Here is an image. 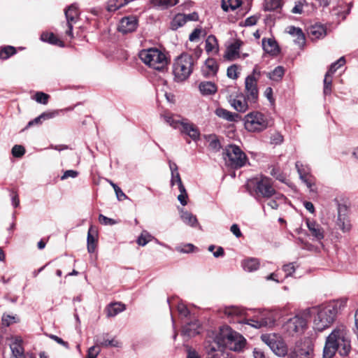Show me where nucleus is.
I'll return each instance as SVG.
<instances>
[{
    "label": "nucleus",
    "mask_w": 358,
    "mask_h": 358,
    "mask_svg": "<svg viewBox=\"0 0 358 358\" xmlns=\"http://www.w3.org/2000/svg\"><path fill=\"white\" fill-rule=\"evenodd\" d=\"M351 350V341L349 330L343 324L336 326L327 337L324 358H332L336 352L341 356H348Z\"/></svg>",
    "instance_id": "f257e3e1"
},
{
    "label": "nucleus",
    "mask_w": 358,
    "mask_h": 358,
    "mask_svg": "<svg viewBox=\"0 0 358 358\" xmlns=\"http://www.w3.org/2000/svg\"><path fill=\"white\" fill-rule=\"evenodd\" d=\"M346 303L347 300L341 299L320 307L314 318V329L322 331L329 328L335 321L338 312L345 307Z\"/></svg>",
    "instance_id": "f03ea898"
},
{
    "label": "nucleus",
    "mask_w": 358,
    "mask_h": 358,
    "mask_svg": "<svg viewBox=\"0 0 358 358\" xmlns=\"http://www.w3.org/2000/svg\"><path fill=\"white\" fill-rule=\"evenodd\" d=\"M248 186H252L257 197L266 199L275 196V199H282L284 196L278 193L273 186L272 180L266 176H260L250 180Z\"/></svg>",
    "instance_id": "7ed1b4c3"
},
{
    "label": "nucleus",
    "mask_w": 358,
    "mask_h": 358,
    "mask_svg": "<svg viewBox=\"0 0 358 358\" xmlns=\"http://www.w3.org/2000/svg\"><path fill=\"white\" fill-rule=\"evenodd\" d=\"M194 65V59L192 55L182 53L178 57L173 66L175 80L182 82L188 78L192 73Z\"/></svg>",
    "instance_id": "20e7f679"
},
{
    "label": "nucleus",
    "mask_w": 358,
    "mask_h": 358,
    "mask_svg": "<svg viewBox=\"0 0 358 358\" xmlns=\"http://www.w3.org/2000/svg\"><path fill=\"white\" fill-rule=\"evenodd\" d=\"M139 57L145 64L157 71H164L167 69V57L157 48L143 50L139 53Z\"/></svg>",
    "instance_id": "39448f33"
},
{
    "label": "nucleus",
    "mask_w": 358,
    "mask_h": 358,
    "mask_svg": "<svg viewBox=\"0 0 358 358\" xmlns=\"http://www.w3.org/2000/svg\"><path fill=\"white\" fill-rule=\"evenodd\" d=\"M222 155L226 166L232 169L243 167L248 161L246 154L239 146L234 144L227 145L223 150Z\"/></svg>",
    "instance_id": "423d86ee"
},
{
    "label": "nucleus",
    "mask_w": 358,
    "mask_h": 358,
    "mask_svg": "<svg viewBox=\"0 0 358 358\" xmlns=\"http://www.w3.org/2000/svg\"><path fill=\"white\" fill-rule=\"evenodd\" d=\"M271 125V120L258 111L251 112L245 117V127L250 132H260Z\"/></svg>",
    "instance_id": "0eeeda50"
},
{
    "label": "nucleus",
    "mask_w": 358,
    "mask_h": 358,
    "mask_svg": "<svg viewBox=\"0 0 358 358\" xmlns=\"http://www.w3.org/2000/svg\"><path fill=\"white\" fill-rule=\"evenodd\" d=\"M334 201L337 206L338 210L336 225L343 232L349 231L351 224L348 217L349 208L346 202L343 199H339L338 198H335Z\"/></svg>",
    "instance_id": "6e6552de"
},
{
    "label": "nucleus",
    "mask_w": 358,
    "mask_h": 358,
    "mask_svg": "<svg viewBox=\"0 0 358 358\" xmlns=\"http://www.w3.org/2000/svg\"><path fill=\"white\" fill-rule=\"evenodd\" d=\"M262 340L278 356L284 357L287 354V346L282 338L275 334L262 336Z\"/></svg>",
    "instance_id": "1a4fd4ad"
},
{
    "label": "nucleus",
    "mask_w": 358,
    "mask_h": 358,
    "mask_svg": "<svg viewBox=\"0 0 358 358\" xmlns=\"http://www.w3.org/2000/svg\"><path fill=\"white\" fill-rule=\"evenodd\" d=\"M306 317L301 314L296 315L290 318L285 324V327L287 331L293 335L295 333L303 332L306 327Z\"/></svg>",
    "instance_id": "9d476101"
},
{
    "label": "nucleus",
    "mask_w": 358,
    "mask_h": 358,
    "mask_svg": "<svg viewBox=\"0 0 358 358\" xmlns=\"http://www.w3.org/2000/svg\"><path fill=\"white\" fill-rule=\"evenodd\" d=\"M245 92L250 103H257L259 97L257 82L253 76H248L245 80Z\"/></svg>",
    "instance_id": "9b49d317"
},
{
    "label": "nucleus",
    "mask_w": 358,
    "mask_h": 358,
    "mask_svg": "<svg viewBox=\"0 0 358 358\" xmlns=\"http://www.w3.org/2000/svg\"><path fill=\"white\" fill-rule=\"evenodd\" d=\"M66 15L68 29L66 31V35L73 37V24L79 19L80 12L76 4H71L64 10Z\"/></svg>",
    "instance_id": "f8f14e48"
},
{
    "label": "nucleus",
    "mask_w": 358,
    "mask_h": 358,
    "mask_svg": "<svg viewBox=\"0 0 358 358\" xmlns=\"http://www.w3.org/2000/svg\"><path fill=\"white\" fill-rule=\"evenodd\" d=\"M138 26V19L136 15L122 17L118 25V31L124 34L136 31Z\"/></svg>",
    "instance_id": "ddd939ff"
},
{
    "label": "nucleus",
    "mask_w": 358,
    "mask_h": 358,
    "mask_svg": "<svg viewBox=\"0 0 358 358\" xmlns=\"http://www.w3.org/2000/svg\"><path fill=\"white\" fill-rule=\"evenodd\" d=\"M245 344V339L244 337L233 330L223 346L229 348L234 351H239L244 348Z\"/></svg>",
    "instance_id": "4468645a"
},
{
    "label": "nucleus",
    "mask_w": 358,
    "mask_h": 358,
    "mask_svg": "<svg viewBox=\"0 0 358 358\" xmlns=\"http://www.w3.org/2000/svg\"><path fill=\"white\" fill-rule=\"evenodd\" d=\"M59 115V110L45 111L41 113L39 116L29 121L27 124L25 129H27L33 126H39L43 124L44 121L52 119Z\"/></svg>",
    "instance_id": "2eb2a0df"
},
{
    "label": "nucleus",
    "mask_w": 358,
    "mask_h": 358,
    "mask_svg": "<svg viewBox=\"0 0 358 358\" xmlns=\"http://www.w3.org/2000/svg\"><path fill=\"white\" fill-rule=\"evenodd\" d=\"M306 225L310 235L314 237L315 239L320 241L324 238V231L320 224L313 220L308 219L306 220Z\"/></svg>",
    "instance_id": "dca6fc26"
},
{
    "label": "nucleus",
    "mask_w": 358,
    "mask_h": 358,
    "mask_svg": "<svg viewBox=\"0 0 358 358\" xmlns=\"http://www.w3.org/2000/svg\"><path fill=\"white\" fill-rule=\"evenodd\" d=\"M22 344L23 341L21 337H15L13 342L10 345L12 352V358H26Z\"/></svg>",
    "instance_id": "f3484780"
},
{
    "label": "nucleus",
    "mask_w": 358,
    "mask_h": 358,
    "mask_svg": "<svg viewBox=\"0 0 358 358\" xmlns=\"http://www.w3.org/2000/svg\"><path fill=\"white\" fill-rule=\"evenodd\" d=\"M180 131L189 136L193 141H197L200 137L198 127L192 123L182 122Z\"/></svg>",
    "instance_id": "a211bd4d"
},
{
    "label": "nucleus",
    "mask_w": 358,
    "mask_h": 358,
    "mask_svg": "<svg viewBox=\"0 0 358 358\" xmlns=\"http://www.w3.org/2000/svg\"><path fill=\"white\" fill-rule=\"evenodd\" d=\"M262 47L265 52L273 55L276 56L280 52V48L277 42L273 38H264L262 39Z\"/></svg>",
    "instance_id": "6ab92c4d"
},
{
    "label": "nucleus",
    "mask_w": 358,
    "mask_h": 358,
    "mask_svg": "<svg viewBox=\"0 0 358 358\" xmlns=\"http://www.w3.org/2000/svg\"><path fill=\"white\" fill-rule=\"evenodd\" d=\"M199 322L196 320L188 322L182 327V334L189 338L194 337L199 334Z\"/></svg>",
    "instance_id": "aec40b11"
},
{
    "label": "nucleus",
    "mask_w": 358,
    "mask_h": 358,
    "mask_svg": "<svg viewBox=\"0 0 358 358\" xmlns=\"http://www.w3.org/2000/svg\"><path fill=\"white\" fill-rule=\"evenodd\" d=\"M230 101L234 108L240 113H244L248 108V102L249 101L247 99V97L242 94L237 96L236 99H234Z\"/></svg>",
    "instance_id": "412c9836"
},
{
    "label": "nucleus",
    "mask_w": 358,
    "mask_h": 358,
    "mask_svg": "<svg viewBox=\"0 0 358 358\" xmlns=\"http://www.w3.org/2000/svg\"><path fill=\"white\" fill-rule=\"evenodd\" d=\"M97 231L91 225L87 233V250L90 253L95 252L97 246Z\"/></svg>",
    "instance_id": "4be33fe9"
},
{
    "label": "nucleus",
    "mask_w": 358,
    "mask_h": 358,
    "mask_svg": "<svg viewBox=\"0 0 358 358\" xmlns=\"http://www.w3.org/2000/svg\"><path fill=\"white\" fill-rule=\"evenodd\" d=\"M326 34V27L322 24L313 25L308 29V35L312 41L323 38Z\"/></svg>",
    "instance_id": "5701e85b"
},
{
    "label": "nucleus",
    "mask_w": 358,
    "mask_h": 358,
    "mask_svg": "<svg viewBox=\"0 0 358 358\" xmlns=\"http://www.w3.org/2000/svg\"><path fill=\"white\" fill-rule=\"evenodd\" d=\"M107 336H108V334H103L101 336H96L95 346H97L98 349L100 346L106 347V348L108 347V346H110V347H120V343L118 341L115 340V338H112L110 340L107 338Z\"/></svg>",
    "instance_id": "b1692460"
},
{
    "label": "nucleus",
    "mask_w": 358,
    "mask_h": 358,
    "mask_svg": "<svg viewBox=\"0 0 358 358\" xmlns=\"http://www.w3.org/2000/svg\"><path fill=\"white\" fill-rule=\"evenodd\" d=\"M126 306L121 302H113L109 303L105 308L106 315L108 317H115L118 313L124 311Z\"/></svg>",
    "instance_id": "393cba45"
},
{
    "label": "nucleus",
    "mask_w": 358,
    "mask_h": 358,
    "mask_svg": "<svg viewBox=\"0 0 358 358\" xmlns=\"http://www.w3.org/2000/svg\"><path fill=\"white\" fill-rule=\"evenodd\" d=\"M243 42L241 40H236L231 43L227 48L224 57L228 60H233L235 56H238L239 50Z\"/></svg>",
    "instance_id": "a878e982"
},
{
    "label": "nucleus",
    "mask_w": 358,
    "mask_h": 358,
    "mask_svg": "<svg viewBox=\"0 0 358 358\" xmlns=\"http://www.w3.org/2000/svg\"><path fill=\"white\" fill-rule=\"evenodd\" d=\"M215 114L221 118L230 122H237L241 119V116L236 113H231L224 108H219L216 109Z\"/></svg>",
    "instance_id": "bb28decb"
},
{
    "label": "nucleus",
    "mask_w": 358,
    "mask_h": 358,
    "mask_svg": "<svg viewBox=\"0 0 358 358\" xmlns=\"http://www.w3.org/2000/svg\"><path fill=\"white\" fill-rule=\"evenodd\" d=\"M232 331L233 329L227 325L221 327L218 334L216 336L217 343L223 346Z\"/></svg>",
    "instance_id": "cd10ccee"
},
{
    "label": "nucleus",
    "mask_w": 358,
    "mask_h": 358,
    "mask_svg": "<svg viewBox=\"0 0 358 358\" xmlns=\"http://www.w3.org/2000/svg\"><path fill=\"white\" fill-rule=\"evenodd\" d=\"M41 39L52 45H57L61 47L64 46V42L52 32H43L41 35Z\"/></svg>",
    "instance_id": "c85d7f7f"
},
{
    "label": "nucleus",
    "mask_w": 358,
    "mask_h": 358,
    "mask_svg": "<svg viewBox=\"0 0 358 358\" xmlns=\"http://www.w3.org/2000/svg\"><path fill=\"white\" fill-rule=\"evenodd\" d=\"M199 88L203 95H210L217 92L216 85L209 81L201 82L199 84Z\"/></svg>",
    "instance_id": "c756f323"
},
{
    "label": "nucleus",
    "mask_w": 358,
    "mask_h": 358,
    "mask_svg": "<svg viewBox=\"0 0 358 358\" xmlns=\"http://www.w3.org/2000/svg\"><path fill=\"white\" fill-rule=\"evenodd\" d=\"M224 313L229 317H237L241 320L245 314L243 308L236 306H231L225 308Z\"/></svg>",
    "instance_id": "7c9ffc66"
},
{
    "label": "nucleus",
    "mask_w": 358,
    "mask_h": 358,
    "mask_svg": "<svg viewBox=\"0 0 358 358\" xmlns=\"http://www.w3.org/2000/svg\"><path fill=\"white\" fill-rule=\"evenodd\" d=\"M283 5L282 0H264V10L274 11L281 9Z\"/></svg>",
    "instance_id": "2f4dec72"
},
{
    "label": "nucleus",
    "mask_w": 358,
    "mask_h": 358,
    "mask_svg": "<svg viewBox=\"0 0 358 358\" xmlns=\"http://www.w3.org/2000/svg\"><path fill=\"white\" fill-rule=\"evenodd\" d=\"M242 4V0H222L221 7L225 12L235 10L239 8Z\"/></svg>",
    "instance_id": "473e14b6"
},
{
    "label": "nucleus",
    "mask_w": 358,
    "mask_h": 358,
    "mask_svg": "<svg viewBox=\"0 0 358 358\" xmlns=\"http://www.w3.org/2000/svg\"><path fill=\"white\" fill-rule=\"evenodd\" d=\"M242 266L245 271L252 272L258 269L259 262L256 258H249L242 262Z\"/></svg>",
    "instance_id": "72a5a7b5"
},
{
    "label": "nucleus",
    "mask_w": 358,
    "mask_h": 358,
    "mask_svg": "<svg viewBox=\"0 0 358 358\" xmlns=\"http://www.w3.org/2000/svg\"><path fill=\"white\" fill-rule=\"evenodd\" d=\"M266 74L269 79L278 82L280 81L284 76L285 69L281 66H278L275 67L272 71L266 73Z\"/></svg>",
    "instance_id": "f704fd0d"
},
{
    "label": "nucleus",
    "mask_w": 358,
    "mask_h": 358,
    "mask_svg": "<svg viewBox=\"0 0 358 358\" xmlns=\"http://www.w3.org/2000/svg\"><path fill=\"white\" fill-rule=\"evenodd\" d=\"M206 51L207 52L218 51V42L216 37L214 35H210L206 40Z\"/></svg>",
    "instance_id": "c9c22d12"
},
{
    "label": "nucleus",
    "mask_w": 358,
    "mask_h": 358,
    "mask_svg": "<svg viewBox=\"0 0 358 358\" xmlns=\"http://www.w3.org/2000/svg\"><path fill=\"white\" fill-rule=\"evenodd\" d=\"M17 53L16 48L11 45L0 47V59L5 60Z\"/></svg>",
    "instance_id": "e433bc0d"
},
{
    "label": "nucleus",
    "mask_w": 358,
    "mask_h": 358,
    "mask_svg": "<svg viewBox=\"0 0 358 358\" xmlns=\"http://www.w3.org/2000/svg\"><path fill=\"white\" fill-rule=\"evenodd\" d=\"M185 18L183 13L176 14L171 22V29L172 30H177L178 28L185 24Z\"/></svg>",
    "instance_id": "4c0bfd02"
},
{
    "label": "nucleus",
    "mask_w": 358,
    "mask_h": 358,
    "mask_svg": "<svg viewBox=\"0 0 358 358\" xmlns=\"http://www.w3.org/2000/svg\"><path fill=\"white\" fill-rule=\"evenodd\" d=\"M150 3L155 6L168 8L177 5L179 3V0H150Z\"/></svg>",
    "instance_id": "58836bf2"
},
{
    "label": "nucleus",
    "mask_w": 358,
    "mask_h": 358,
    "mask_svg": "<svg viewBox=\"0 0 358 358\" xmlns=\"http://www.w3.org/2000/svg\"><path fill=\"white\" fill-rule=\"evenodd\" d=\"M181 218L185 223L192 227H195L197 224V219L196 216L189 212H183L181 215Z\"/></svg>",
    "instance_id": "ea45409f"
},
{
    "label": "nucleus",
    "mask_w": 358,
    "mask_h": 358,
    "mask_svg": "<svg viewBox=\"0 0 358 358\" xmlns=\"http://www.w3.org/2000/svg\"><path fill=\"white\" fill-rule=\"evenodd\" d=\"M206 68L210 71L212 75L215 76L218 71L219 66L216 60L213 58H208L205 62Z\"/></svg>",
    "instance_id": "a19ab883"
},
{
    "label": "nucleus",
    "mask_w": 358,
    "mask_h": 358,
    "mask_svg": "<svg viewBox=\"0 0 358 358\" xmlns=\"http://www.w3.org/2000/svg\"><path fill=\"white\" fill-rule=\"evenodd\" d=\"M345 64V59L344 57H341L336 62L331 64L329 70L326 73L333 76V74L341 66Z\"/></svg>",
    "instance_id": "79ce46f5"
},
{
    "label": "nucleus",
    "mask_w": 358,
    "mask_h": 358,
    "mask_svg": "<svg viewBox=\"0 0 358 358\" xmlns=\"http://www.w3.org/2000/svg\"><path fill=\"white\" fill-rule=\"evenodd\" d=\"M332 91V76L327 73L324 76V90L323 92L324 95L331 94Z\"/></svg>",
    "instance_id": "37998d69"
},
{
    "label": "nucleus",
    "mask_w": 358,
    "mask_h": 358,
    "mask_svg": "<svg viewBox=\"0 0 358 358\" xmlns=\"http://www.w3.org/2000/svg\"><path fill=\"white\" fill-rule=\"evenodd\" d=\"M239 66L237 64H233L228 67L227 71V75L229 78L236 80L239 76Z\"/></svg>",
    "instance_id": "c03bdc74"
},
{
    "label": "nucleus",
    "mask_w": 358,
    "mask_h": 358,
    "mask_svg": "<svg viewBox=\"0 0 358 358\" xmlns=\"http://www.w3.org/2000/svg\"><path fill=\"white\" fill-rule=\"evenodd\" d=\"M34 99L38 103L45 105L48 102V100L50 99V95L48 94H45L43 92H37L35 94Z\"/></svg>",
    "instance_id": "a18cd8bd"
},
{
    "label": "nucleus",
    "mask_w": 358,
    "mask_h": 358,
    "mask_svg": "<svg viewBox=\"0 0 358 358\" xmlns=\"http://www.w3.org/2000/svg\"><path fill=\"white\" fill-rule=\"evenodd\" d=\"M287 358H311V356L309 351L301 350L299 352H291Z\"/></svg>",
    "instance_id": "49530a36"
},
{
    "label": "nucleus",
    "mask_w": 358,
    "mask_h": 358,
    "mask_svg": "<svg viewBox=\"0 0 358 358\" xmlns=\"http://www.w3.org/2000/svg\"><path fill=\"white\" fill-rule=\"evenodd\" d=\"M12 155L15 157L20 158L25 153V148L20 145H15L11 150Z\"/></svg>",
    "instance_id": "de8ad7c7"
},
{
    "label": "nucleus",
    "mask_w": 358,
    "mask_h": 358,
    "mask_svg": "<svg viewBox=\"0 0 358 358\" xmlns=\"http://www.w3.org/2000/svg\"><path fill=\"white\" fill-rule=\"evenodd\" d=\"M305 0H299L295 2V6L291 10V12L294 14H301L303 10V5Z\"/></svg>",
    "instance_id": "09e8293b"
},
{
    "label": "nucleus",
    "mask_w": 358,
    "mask_h": 358,
    "mask_svg": "<svg viewBox=\"0 0 358 358\" xmlns=\"http://www.w3.org/2000/svg\"><path fill=\"white\" fill-rule=\"evenodd\" d=\"M150 241H151L150 235H149L148 233H146V234L142 233L141 234V236H139L137 239V243L139 245L144 246Z\"/></svg>",
    "instance_id": "8fccbe9b"
},
{
    "label": "nucleus",
    "mask_w": 358,
    "mask_h": 358,
    "mask_svg": "<svg viewBox=\"0 0 358 358\" xmlns=\"http://www.w3.org/2000/svg\"><path fill=\"white\" fill-rule=\"evenodd\" d=\"M99 221L101 224L104 225H114L117 223L116 220L109 218L102 214L99 215Z\"/></svg>",
    "instance_id": "3c124183"
},
{
    "label": "nucleus",
    "mask_w": 358,
    "mask_h": 358,
    "mask_svg": "<svg viewBox=\"0 0 358 358\" xmlns=\"http://www.w3.org/2000/svg\"><path fill=\"white\" fill-rule=\"evenodd\" d=\"M2 324L9 327L11 324L16 322L15 317L9 315H3L2 317Z\"/></svg>",
    "instance_id": "603ef678"
},
{
    "label": "nucleus",
    "mask_w": 358,
    "mask_h": 358,
    "mask_svg": "<svg viewBox=\"0 0 358 358\" xmlns=\"http://www.w3.org/2000/svg\"><path fill=\"white\" fill-rule=\"evenodd\" d=\"M296 39L294 40V42L300 47L303 48L306 44V36L301 31V33H299L296 36Z\"/></svg>",
    "instance_id": "864d4df0"
},
{
    "label": "nucleus",
    "mask_w": 358,
    "mask_h": 358,
    "mask_svg": "<svg viewBox=\"0 0 358 358\" xmlns=\"http://www.w3.org/2000/svg\"><path fill=\"white\" fill-rule=\"evenodd\" d=\"M209 148L215 152L220 150L221 148L220 141L216 138H213L209 143Z\"/></svg>",
    "instance_id": "5fc2aeb1"
},
{
    "label": "nucleus",
    "mask_w": 358,
    "mask_h": 358,
    "mask_svg": "<svg viewBox=\"0 0 358 358\" xmlns=\"http://www.w3.org/2000/svg\"><path fill=\"white\" fill-rule=\"evenodd\" d=\"M100 350L97 348V346H92L88 350L87 358H96Z\"/></svg>",
    "instance_id": "6e6d98bb"
},
{
    "label": "nucleus",
    "mask_w": 358,
    "mask_h": 358,
    "mask_svg": "<svg viewBox=\"0 0 358 358\" xmlns=\"http://www.w3.org/2000/svg\"><path fill=\"white\" fill-rule=\"evenodd\" d=\"M201 33V29L196 28L194 31L189 34V40L190 41H195L199 38L200 34Z\"/></svg>",
    "instance_id": "4d7b16f0"
},
{
    "label": "nucleus",
    "mask_w": 358,
    "mask_h": 358,
    "mask_svg": "<svg viewBox=\"0 0 358 358\" xmlns=\"http://www.w3.org/2000/svg\"><path fill=\"white\" fill-rule=\"evenodd\" d=\"M195 249H196V248L194 245H192L191 243H188V244L185 245L181 248H178V250L181 252L189 253V252H194Z\"/></svg>",
    "instance_id": "13d9d810"
},
{
    "label": "nucleus",
    "mask_w": 358,
    "mask_h": 358,
    "mask_svg": "<svg viewBox=\"0 0 358 358\" xmlns=\"http://www.w3.org/2000/svg\"><path fill=\"white\" fill-rule=\"evenodd\" d=\"M184 15H185V22H187L188 21L196 22V21H199V14L196 12H193L189 14H184Z\"/></svg>",
    "instance_id": "bf43d9fd"
},
{
    "label": "nucleus",
    "mask_w": 358,
    "mask_h": 358,
    "mask_svg": "<svg viewBox=\"0 0 358 358\" xmlns=\"http://www.w3.org/2000/svg\"><path fill=\"white\" fill-rule=\"evenodd\" d=\"M259 17L257 15H252L245 20V26H252L257 24Z\"/></svg>",
    "instance_id": "052dcab7"
},
{
    "label": "nucleus",
    "mask_w": 358,
    "mask_h": 358,
    "mask_svg": "<svg viewBox=\"0 0 358 358\" xmlns=\"http://www.w3.org/2000/svg\"><path fill=\"white\" fill-rule=\"evenodd\" d=\"M181 182H182V180H181V178H180V173L178 171L175 172L171 174V185L172 186L174 185L175 184L178 185Z\"/></svg>",
    "instance_id": "680f3d73"
},
{
    "label": "nucleus",
    "mask_w": 358,
    "mask_h": 358,
    "mask_svg": "<svg viewBox=\"0 0 358 358\" xmlns=\"http://www.w3.org/2000/svg\"><path fill=\"white\" fill-rule=\"evenodd\" d=\"M178 310L180 315H183L185 317H187L190 314L189 309L187 308L186 306L183 304L178 305Z\"/></svg>",
    "instance_id": "e2e57ef3"
},
{
    "label": "nucleus",
    "mask_w": 358,
    "mask_h": 358,
    "mask_svg": "<svg viewBox=\"0 0 358 358\" xmlns=\"http://www.w3.org/2000/svg\"><path fill=\"white\" fill-rule=\"evenodd\" d=\"M282 269L286 273V275H290L295 271V268L292 263L284 265Z\"/></svg>",
    "instance_id": "0e129e2a"
},
{
    "label": "nucleus",
    "mask_w": 358,
    "mask_h": 358,
    "mask_svg": "<svg viewBox=\"0 0 358 358\" xmlns=\"http://www.w3.org/2000/svg\"><path fill=\"white\" fill-rule=\"evenodd\" d=\"M114 191L119 201H124L127 199V196L122 191V189L118 186L114 189Z\"/></svg>",
    "instance_id": "69168bd1"
},
{
    "label": "nucleus",
    "mask_w": 358,
    "mask_h": 358,
    "mask_svg": "<svg viewBox=\"0 0 358 358\" xmlns=\"http://www.w3.org/2000/svg\"><path fill=\"white\" fill-rule=\"evenodd\" d=\"M274 144H280L283 141V136L279 133H275L271 138Z\"/></svg>",
    "instance_id": "338daca9"
},
{
    "label": "nucleus",
    "mask_w": 358,
    "mask_h": 358,
    "mask_svg": "<svg viewBox=\"0 0 358 358\" xmlns=\"http://www.w3.org/2000/svg\"><path fill=\"white\" fill-rule=\"evenodd\" d=\"M254 358H268L264 352L259 348H255L253 350Z\"/></svg>",
    "instance_id": "774afa93"
}]
</instances>
